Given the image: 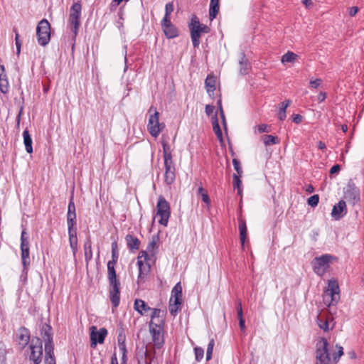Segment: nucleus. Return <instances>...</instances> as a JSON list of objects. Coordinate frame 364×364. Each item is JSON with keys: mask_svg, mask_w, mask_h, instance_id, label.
Here are the masks:
<instances>
[{"mask_svg": "<svg viewBox=\"0 0 364 364\" xmlns=\"http://www.w3.org/2000/svg\"><path fill=\"white\" fill-rule=\"evenodd\" d=\"M323 298L324 304L328 306L337 304L340 300V289L336 280L331 279L328 281V287L323 293Z\"/></svg>", "mask_w": 364, "mask_h": 364, "instance_id": "f257e3e1", "label": "nucleus"}, {"mask_svg": "<svg viewBox=\"0 0 364 364\" xmlns=\"http://www.w3.org/2000/svg\"><path fill=\"white\" fill-rule=\"evenodd\" d=\"M81 0H73V4L70 7L68 23L70 29L75 37L78 33L80 26V16L82 11Z\"/></svg>", "mask_w": 364, "mask_h": 364, "instance_id": "f03ea898", "label": "nucleus"}, {"mask_svg": "<svg viewBox=\"0 0 364 364\" xmlns=\"http://www.w3.org/2000/svg\"><path fill=\"white\" fill-rule=\"evenodd\" d=\"M165 321L161 319L159 323L151 321L149 323V331L152 338L154 346L156 348L160 349L164 344L163 335Z\"/></svg>", "mask_w": 364, "mask_h": 364, "instance_id": "7ed1b4c3", "label": "nucleus"}, {"mask_svg": "<svg viewBox=\"0 0 364 364\" xmlns=\"http://www.w3.org/2000/svg\"><path fill=\"white\" fill-rule=\"evenodd\" d=\"M149 113L150 114L147 129L150 134L153 137H157L161 131V126L164 127V125L159 123V112L156 110V108L151 106L149 109Z\"/></svg>", "mask_w": 364, "mask_h": 364, "instance_id": "20e7f679", "label": "nucleus"}, {"mask_svg": "<svg viewBox=\"0 0 364 364\" xmlns=\"http://www.w3.org/2000/svg\"><path fill=\"white\" fill-rule=\"evenodd\" d=\"M333 259H334L333 256L327 254L315 257L311 262L314 272L319 276L323 275L329 268L330 262Z\"/></svg>", "mask_w": 364, "mask_h": 364, "instance_id": "39448f33", "label": "nucleus"}, {"mask_svg": "<svg viewBox=\"0 0 364 364\" xmlns=\"http://www.w3.org/2000/svg\"><path fill=\"white\" fill-rule=\"evenodd\" d=\"M36 35L39 45L46 46L48 44L50 40V25L48 20L40 21L36 27Z\"/></svg>", "mask_w": 364, "mask_h": 364, "instance_id": "423d86ee", "label": "nucleus"}, {"mask_svg": "<svg viewBox=\"0 0 364 364\" xmlns=\"http://www.w3.org/2000/svg\"><path fill=\"white\" fill-rule=\"evenodd\" d=\"M156 210V215L160 216L159 223L165 227L167 226L171 216V208L168 202L162 196H160L158 199Z\"/></svg>", "mask_w": 364, "mask_h": 364, "instance_id": "0eeeda50", "label": "nucleus"}, {"mask_svg": "<svg viewBox=\"0 0 364 364\" xmlns=\"http://www.w3.org/2000/svg\"><path fill=\"white\" fill-rule=\"evenodd\" d=\"M328 342L326 338H321L317 343L316 360L318 363L331 364V360L328 351Z\"/></svg>", "mask_w": 364, "mask_h": 364, "instance_id": "6e6552de", "label": "nucleus"}, {"mask_svg": "<svg viewBox=\"0 0 364 364\" xmlns=\"http://www.w3.org/2000/svg\"><path fill=\"white\" fill-rule=\"evenodd\" d=\"M109 295L114 311L120 302V282L119 280L109 282Z\"/></svg>", "mask_w": 364, "mask_h": 364, "instance_id": "1a4fd4ad", "label": "nucleus"}, {"mask_svg": "<svg viewBox=\"0 0 364 364\" xmlns=\"http://www.w3.org/2000/svg\"><path fill=\"white\" fill-rule=\"evenodd\" d=\"M344 198L353 205L360 201V190L351 180L344 191Z\"/></svg>", "mask_w": 364, "mask_h": 364, "instance_id": "9d476101", "label": "nucleus"}, {"mask_svg": "<svg viewBox=\"0 0 364 364\" xmlns=\"http://www.w3.org/2000/svg\"><path fill=\"white\" fill-rule=\"evenodd\" d=\"M164 165V182L167 185H171L176 180V165L173 159L165 160Z\"/></svg>", "mask_w": 364, "mask_h": 364, "instance_id": "9b49d317", "label": "nucleus"}, {"mask_svg": "<svg viewBox=\"0 0 364 364\" xmlns=\"http://www.w3.org/2000/svg\"><path fill=\"white\" fill-rule=\"evenodd\" d=\"M31 354L29 359L33 362V364H41L43 357L42 341L36 338V344L30 345Z\"/></svg>", "mask_w": 364, "mask_h": 364, "instance_id": "f8f14e48", "label": "nucleus"}, {"mask_svg": "<svg viewBox=\"0 0 364 364\" xmlns=\"http://www.w3.org/2000/svg\"><path fill=\"white\" fill-rule=\"evenodd\" d=\"M90 329V346L95 348L97 343L100 344L104 343L105 337L107 335V330L105 328H101L99 331H97V328L94 326H92Z\"/></svg>", "mask_w": 364, "mask_h": 364, "instance_id": "ddd939ff", "label": "nucleus"}, {"mask_svg": "<svg viewBox=\"0 0 364 364\" xmlns=\"http://www.w3.org/2000/svg\"><path fill=\"white\" fill-rule=\"evenodd\" d=\"M29 341V330L23 326L19 328L16 333V341L18 342V345L20 346L21 350L28 344Z\"/></svg>", "mask_w": 364, "mask_h": 364, "instance_id": "4468645a", "label": "nucleus"}, {"mask_svg": "<svg viewBox=\"0 0 364 364\" xmlns=\"http://www.w3.org/2000/svg\"><path fill=\"white\" fill-rule=\"evenodd\" d=\"M347 213L346 204L343 200H341L336 205H333L331 215L335 220H340Z\"/></svg>", "mask_w": 364, "mask_h": 364, "instance_id": "2eb2a0df", "label": "nucleus"}, {"mask_svg": "<svg viewBox=\"0 0 364 364\" xmlns=\"http://www.w3.org/2000/svg\"><path fill=\"white\" fill-rule=\"evenodd\" d=\"M67 223L68 226H75L76 225V213L75 205L73 200V196L70 197L67 213Z\"/></svg>", "mask_w": 364, "mask_h": 364, "instance_id": "dca6fc26", "label": "nucleus"}, {"mask_svg": "<svg viewBox=\"0 0 364 364\" xmlns=\"http://www.w3.org/2000/svg\"><path fill=\"white\" fill-rule=\"evenodd\" d=\"M137 266L139 267V275L137 282L140 283L144 280V278L148 275L151 271V265L149 262L144 263L143 260L137 261Z\"/></svg>", "mask_w": 364, "mask_h": 364, "instance_id": "f3484780", "label": "nucleus"}, {"mask_svg": "<svg viewBox=\"0 0 364 364\" xmlns=\"http://www.w3.org/2000/svg\"><path fill=\"white\" fill-rule=\"evenodd\" d=\"M68 228L70 245L72 249L73 255L75 256L77 251V229L75 228V226H68Z\"/></svg>", "mask_w": 364, "mask_h": 364, "instance_id": "a211bd4d", "label": "nucleus"}, {"mask_svg": "<svg viewBox=\"0 0 364 364\" xmlns=\"http://www.w3.org/2000/svg\"><path fill=\"white\" fill-rule=\"evenodd\" d=\"M188 28L191 33V37L194 48H198L200 43V31L196 26L191 22L188 24Z\"/></svg>", "mask_w": 364, "mask_h": 364, "instance_id": "6ab92c4d", "label": "nucleus"}, {"mask_svg": "<svg viewBox=\"0 0 364 364\" xmlns=\"http://www.w3.org/2000/svg\"><path fill=\"white\" fill-rule=\"evenodd\" d=\"M41 336L44 340L45 343H53L52 327L49 324L45 323L41 326Z\"/></svg>", "mask_w": 364, "mask_h": 364, "instance_id": "aec40b11", "label": "nucleus"}, {"mask_svg": "<svg viewBox=\"0 0 364 364\" xmlns=\"http://www.w3.org/2000/svg\"><path fill=\"white\" fill-rule=\"evenodd\" d=\"M21 256L22 264L24 269L30 265V249L29 244H21Z\"/></svg>", "mask_w": 364, "mask_h": 364, "instance_id": "412c9836", "label": "nucleus"}, {"mask_svg": "<svg viewBox=\"0 0 364 364\" xmlns=\"http://www.w3.org/2000/svg\"><path fill=\"white\" fill-rule=\"evenodd\" d=\"M125 240L130 251L134 252L139 249L141 242L136 237L129 234L126 236Z\"/></svg>", "mask_w": 364, "mask_h": 364, "instance_id": "4be33fe9", "label": "nucleus"}, {"mask_svg": "<svg viewBox=\"0 0 364 364\" xmlns=\"http://www.w3.org/2000/svg\"><path fill=\"white\" fill-rule=\"evenodd\" d=\"M134 309L139 312V314L144 315L151 309L141 299H136L134 305Z\"/></svg>", "mask_w": 364, "mask_h": 364, "instance_id": "5701e85b", "label": "nucleus"}, {"mask_svg": "<svg viewBox=\"0 0 364 364\" xmlns=\"http://www.w3.org/2000/svg\"><path fill=\"white\" fill-rule=\"evenodd\" d=\"M182 286L181 282H178L172 289L171 298H172L173 301H176V302L178 304V301L182 302Z\"/></svg>", "mask_w": 364, "mask_h": 364, "instance_id": "b1692460", "label": "nucleus"}, {"mask_svg": "<svg viewBox=\"0 0 364 364\" xmlns=\"http://www.w3.org/2000/svg\"><path fill=\"white\" fill-rule=\"evenodd\" d=\"M239 231L240 242L242 248H244L245 240L247 235V230L245 220L242 219L239 220Z\"/></svg>", "mask_w": 364, "mask_h": 364, "instance_id": "393cba45", "label": "nucleus"}, {"mask_svg": "<svg viewBox=\"0 0 364 364\" xmlns=\"http://www.w3.org/2000/svg\"><path fill=\"white\" fill-rule=\"evenodd\" d=\"M220 0H210L209 8V18L213 21L216 18L220 10Z\"/></svg>", "mask_w": 364, "mask_h": 364, "instance_id": "a878e982", "label": "nucleus"}, {"mask_svg": "<svg viewBox=\"0 0 364 364\" xmlns=\"http://www.w3.org/2000/svg\"><path fill=\"white\" fill-rule=\"evenodd\" d=\"M85 259L87 265L92 259V241L90 237H88L84 243Z\"/></svg>", "mask_w": 364, "mask_h": 364, "instance_id": "bb28decb", "label": "nucleus"}, {"mask_svg": "<svg viewBox=\"0 0 364 364\" xmlns=\"http://www.w3.org/2000/svg\"><path fill=\"white\" fill-rule=\"evenodd\" d=\"M216 78L213 75H208L205 80V86L207 92L210 95L215 90Z\"/></svg>", "mask_w": 364, "mask_h": 364, "instance_id": "cd10ccee", "label": "nucleus"}, {"mask_svg": "<svg viewBox=\"0 0 364 364\" xmlns=\"http://www.w3.org/2000/svg\"><path fill=\"white\" fill-rule=\"evenodd\" d=\"M163 31L167 38H174L179 34L178 28L173 24L166 26Z\"/></svg>", "mask_w": 364, "mask_h": 364, "instance_id": "c85d7f7f", "label": "nucleus"}, {"mask_svg": "<svg viewBox=\"0 0 364 364\" xmlns=\"http://www.w3.org/2000/svg\"><path fill=\"white\" fill-rule=\"evenodd\" d=\"M23 144L25 145L26 151L28 154L33 153L32 139L31 137L29 132L27 129H25L23 131Z\"/></svg>", "mask_w": 364, "mask_h": 364, "instance_id": "c756f323", "label": "nucleus"}, {"mask_svg": "<svg viewBox=\"0 0 364 364\" xmlns=\"http://www.w3.org/2000/svg\"><path fill=\"white\" fill-rule=\"evenodd\" d=\"M212 124H213V132H215L217 138L220 141H223V133H222L221 129L220 127L218 116L216 114L212 117Z\"/></svg>", "mask_w": 364, "mask_h": 364, "instance_id": "7c9ffc66", "label": "nucleus"}, {"mask_svg": "<svg viewBox=\"0 0 364 364\" xmlns=\"http://www.w3.org/2000/svg\"><path fill=\"white\" fill-rule=\"evenodd\" d=\"M182 302L178 301V304L176 301H173L172 298H170L168 310L171 316H175L178 311H181Z\"/></svg>", "mask_w": 364, "mask_h": 364, "instance_id": "2f4dec72", "label": "nucleus"}, {"mask_svg": "<svg viewBox=\"0 0 364 364\" xmlns=\"http://www.w3.org/2000/svg\"><path fill=\"white\" fill-rule=\"evenodd\" d=\"M117 342L118 346L120 350H123L124 349H127L126 347V336L124 333V331L122 328H121L118 331V335H117Z\"/></svg>", "mask_w": 364, "mask_h": 364, "instance_id": "473e14b6", "label": "nucleus"}, {"mask_svg": "<svg viewBox=\"0 0 364 364\" xmlns=\"http://www.w3.org/2000/svg\"><path fill=\"white\" fill-rule=\"evenodd\" d=\"M191 23L196 26L201 33H208L210 31V28L207 25L200 23L198 18L195 15L191 18Z\"/></svg>", "mask_w": 364, "mask_h": 364, "instance_id": "72a5a7b5", "label": "nucleus"}, {"mask_svg": "<svg viewBox=\"0 0 364 364\" xmlns=\"http://www.w3.org/2000/svg\"><path fill=\"white\" fill-rule=\"evenodd\" d=\"M115 265V264L107 262V278L109 282L119 280L117 277V274L114 268Z\"/></svg>", "mask_w": 364, "mask_h": 364, "instance_id": "f704fd0d", "label": "nucleus"}, {"mask_svg": "<svg viewBox=\"0 0 364 364\" xmlns=\"http://www.w3.org/2000/svg\"><path fill=\"white\" fill-rule=\"evenodd\" d=\"M164 161L173 159L171 146L166 141H162Z\"/></svg>", "mask_w": 364, "mask_h": 364, "instance_id": "c9c22d12", "label": "nucleus"}, {"mask_svg": "<svg viewBox=\"0 0 364 364\" xmlns=\"http://www.w3.org/2000/svg\"><path fill=\"white\" fill-rule=\"evenodd\" d=\"M239 64H240V73L242 75L247 74V72L249 70L248 62H247V59L246 58L244 53L242 54V55L240 60Z\"/></svg>", "mask_w": 364, "mask_h": 364, "instance_id": "e433bc0d", "label": "nucleus"}, {"mask_svg": "<svg viewBox=\"0 0 364 364\" xmlns=\"http://www.w3.org/2000/svg\"><path fill=\"white\" fill-rule=\"evenodd\" d=\"M198 196H200L202 200L208 205L210 206L211 203L210 198L207 191L202 187H199L197 191Z\"/></svg>", "mask_w": 364, "mask_h": 364, "instance_id": "4c0bfd02", "label": "nucleus"}, {"mask_svg": "<svg viewBox=\"0 0 364 364\" xmlns=\"http://www.w3.org/2000/svg\"><path fill=\"white\" fill-rule=\"evenodd\" d=\"M119 258V252L117 247V242H113L112 243V259L108 263L117 264Z\"/></svg>", "mask_w": 364, "mask_h": 364, "instance_id": "58836bf2", "label": "nucleus"}, {"mask_svg": "<svg viewBox=\"0 0 364 364\" xmlns=\"http://www.w3.org/2000/svg\"><path fill=\"white\" fill-rule=\"evenodd\" d=\"M263 142L266 146L277 144L279 143V139L277 136L264 135L262 137Z\"/></svg>", "mask_w": 364, "mask_h": 364, "instance_id": "ea45409f", "label": "nucleus"}, {"mask_svg": "<svg viewBox=\"0 0 364 364\" xmlns=\"http://www.w3.org/2000/svg\"><path fill=\"white\" fill-rule=\"evenodd\" d=\"M45 358H55L54 355V343H45Z\"/></svg>", "mask_w": 364, "mask_h": 364, "instance_id": "a19ab883", "label": "nucleus"}, {"mask_svg": "<svg viewBox=\"0 0 364 364\" xmlns=\"http://www.w3.org/2000/svg\"><path fill=\"white\" fill-rule=\"evenodd\" d=\"M297 57L298 55L296 53L291 51H288L282 57V62L283 63H292L297 58Z\"/></svg>", "mask_w": 364, "mask_h": 364, "instance_id": "79ce46f5", "label": "nucleus"}, {"mask_svg": "<svg viewBox=\"0 0 364 364\" xmlns=\"http://www.w3.org/2000/svg\"><path fill=\"white\" fill-rule=\"evenodd\" d=\"M152 321H154V319H158L156 323H159V321L161 319H163L164 321V311H161L159 309H152V314L151 316Z\"/></svg>", "mask_w": 364, "mask_h": 364, "instance_id": "37998d69", "label": "nucleus"}, {"mask_svg": "<svg viewBox=\"0 0 364 364\" xmlns=\"http://www.w3.org/2000/svg\"><path fill=\"white\" fill-rule=\"evenodd\" d=\"M240 176L236 173H234L232 176L233 178V186L237 189V193L240 195L242 193V181L240 180Z\"/></svg>", "mask_w": 364, "mask_h": 364, "instance_id": "c03bdc74", "label": "nucleus"}, {"mask_svg": "<svg viewBox=\"0 0 364 364\" xmlns=\"http://www.w3.org/2000/svg\"><path fill=\"white\" fill-rule=\"evenodd\" d=\"M336 348L338 349L337 353H333V360L335 363H338L340 358L343 355V348L342 346L336 345Z\"/></svg>", "mask_w": 364, "mask_h": 364, "instance_id": "a18cd8bd", "label": "nucleus"}, {"mask_svg": "<svg viewBox=\"0 0 364 364\" xmlns=\"http://www.w3.org/2000/svg\"><path fill=\"white\" fill-rule=\"evenodd\" d=\"M194 354H195V358H196V360L197 362H200L203 358V355H204V350L203 348L201 347H195L194 348Z\"/></svg>", "mask_w": 364, "mask_h": 364, "instance_id": "49530a36", "label": "nucleus"}, {"mask_svg": "<svg viewBox=\"0 0 364 364\" xmlns=\"http://www.w3.org/2000/svg\"><path fill=\"white\" fill-rule=\"evenodd\" d=\"M215 346V341L213 338H212L208 345V347H207V350H206V360H209L211 359L212 358V354H213V347Z\"/></svg>", "mask_w": 364, "mask_h": 364, "instance_id": "de8ad7c7", "label": "nucleus"}, {"mask_svg": "<svg viewBox=\"0 0 364 364\" xmlns=\"http://www.w3.org/2000/svg\"><path fill=\"white\" fill-rule=\"evenodd\" d=\"M317 323L321 329H323L324 331H328L329 330V324L328 320H323L322 318H317Z\"/></svg>", "mask_w": 364, "mask_h": 364, "instance_id": "09e8293b", "label": "nucleus"}, {"mask_svg": "<svg viewBox=\"0 0 364 364\" xmlns=\"http://www.w3.org/2000/svg\"><path fill=\"white\" fill-rule=\"evenodd\" d=\"M0 90L2 93L6 94L9 90V85L8 79H0Z\"/></svg>", "mask_w": 364, "mask_h": 364, "instance_id": "8fccbe9b", "label": "nucleus"}, {"mask_svg": "<svg viewBox=\"0 0 364 364\" xmlns=\"http://www.w3.org/2000/svg\"><path fill=\"white\" fill-rule=\"evenodd\" d=\"M319 202V196L318 194L313 195L309 197L307 200L309 205L311 207H316Z\"/></svg>", "mask_w": 364, "mask_h": 364, "instance_id": "3c124183", "label": "nucleus"}, {"mask_svg": "<svg viewBox=\"0 0 364 364\" xmlns=\"http://www.w3.org/2000/svg\"><path fill=\"white\" fill-rule=\"evenodd\" d=\"M232 164L234 166V168L237 172V175L242 176V169L240 166V162L237 159H232Z\"/></svg>", "mask_w": 364, "mask_h": 364, "instance_id": "603ef678", "label": "nucleus"}, {"mask_svg": "<svg viewBox=\"0 0 364 364\" xmlns=\"http://www.w3.org/2000/svg\"><path fill=\"white\" fill-rule=\"evenodd\" d=\"M14 31L16 33L15 43H16V53H17V55H19V53L21 52V41L19 39V34L18 33L16 30L14 29Z\"/></svg>", "mask_w": 364, "mask_h": 364, "instance_id": "864d4df0", "label": "nucleus"}, {"mask_svg": "<svg viewBox=\"0 0 364 364\" xmlns=\"http://www.w3.org/2000/svg\"><path fill=\"white\" fill-rule=\"evenodd\" d=\"M173 2H169L166 4L165 6V15L166 16H170L171 14L173 11Z\"/></svg>", "mask_w": 364, "mask_h": 364, "instance_id": "5fc2aeb1", "label": "nucleus"}, {"mask_svg": "<svg viewBox=\"0 0 364 364\" xmlns=\"http://www.w3.org/2000/svg\"><path fill=\"white\" fill-rule=\"evenodd\" d=\"M144 258V262H149V256L146 251L141 250L137 257V261L141 260V259Z\"/></svg>", "mask_w": 364, "mask_h": 364, "instance_id": "6e6d98bb", "label": "nucleus"}, {"mask_svg": "<svg viewBox=\"0 0 364 364\" xmlns=\"http://www.w3.org/2000/svg\"><path fill=\"white\" fill-rule=\"evenodd\" d=\"M159 240L158 237H154L152 240L149 243L147 246V251L151 252L156 247V242Z\"/></svg>", "mask_w": 364, "mask_h": 364, "instance_id": "4d7b16f0", "label": "nucleus"}, {"mask_svg": "<svg viewBox=\"0 0 364 364\" xmlns=\"http://www.w3.org/2000/svg\"><path fill=\"white\" fill-rule=\"evenodd\" d=\"M161 27L162 29L166 28V26L173 24L171 21L170 16H164L162 21H161Z\"/></svg>", "mask_w": 364, "mask_h": 364, "instance_id": "13d9d810", "label": "nucleus"}, {"mask_svg": "<svg viewBox=\"0 0 364 364\" xmlns=\"http://www.w3.org/2000/svg\"><path fill=\"white\" fill-rule=\"evenodd\" d=\"M23 244H29L28 237L27 236V232L25 230H23L21 235V244H23Z\"/></svg>", "mask_w": 364, "mask_h": 364, "instance_id": "bf43d9fd", "label": "nucleus"}, {"mask_svg": "<svg viewBox=\"0 0 364 364\" xmlns=\"http://www.w3.org/2000/svg\"><path fill=\"white\" fill-rule=\"evenodd\" d=\"M322 83V80L320 78L316 79V80H311L310 81V85L313 88H317L318 86L321 85Z\"/></svg>", "mask_w": 364, "mask_h": 364, "instance_id": "052dcab7", "label": "nucleus"}, {"mask_svg": "<svg viewBox=\"0 0 364 364\" xmlns=\"http://www.w3.org/2000/svg\"><path fill=\"white\" fill-rule=\"evenodd\" d=\"M122 352V359H121V363L120 364H127V350L124 349L123 350H120Z\"/></svg>", "mask_w": 364, "mask_h": 364, "instance_id": "680f3d73", "label": "nucleus"}, {"mask_svg": "<svg viewBox=\"0 0 364 364\" xmlns=\"http://www.w3.org/2000/svg\"><path fill=\"white\" fill-rule=\"evenodd\" d=\"M303 117L299 114H294L292 115V121L296 124H299L302 122Z\"/></svg>", "mask_w": 364, "mask_h": 364, "instance_id": "e2e57ef3", "label": "nucleus"}, {"mask_svg": "<svg viewBox=\"0 0 364 364\" xmlns=\"http://www.w3.org/2000/svg\"><path fill=\"white\" fill-rule=\"evenodd\" d=\"M286 109L279 108V112H278V118L279 120L283 121L286 119Z\"/></svg>", "mask_w": 364, "mask_h": 364, "instance_id": "0e129e2a", "label": "nucleus"}, {"mask_svg": "<svg viewBox=\"0 0 364 364\" xmlns=\"http://www.w3.org/2000/svg\"><path fill=\"white\" fill-rule=\"evenodd\" d=\"M257 128L259 133L269 132L268 126L265 124L258 125Z\"/></svg>", "mask_w": 364, "mask_h": 364, "instance_id": "69168bd1", "label": "nucleus"}, {"mask_svg": "<svg viewBox=\"0 0 364 364\" xmlns=\"http://www.w3.org/2000/svg\"><path fill=\"white\" fill-rule=\"evenodd\" d=\"M237 318L239 320V326H240V330L244 332L245 331L246 327H245V319L243 318V316L241 317H237Z\"/></svg>", "mask_w": 364, "mask_h": 364, "instance_id": "338daca9", "label": "nucleus"}, {"mask_svg": "<svg viewBox=\"0 0 364 364\" xmlns=\"http://www.w3.org/2000/svg\"><path fill=\"white\" fill-rule=\"evenodd\" d=\"M341 170V166L340 165L338 164H336L334 166H333L331 169H330V173L331 174H334V173H338Z\"/></svg>", "mask_w": 364, "mask_h": 364, "instance_id": "774afa93", "label": "nucleus"}]
</instances>
